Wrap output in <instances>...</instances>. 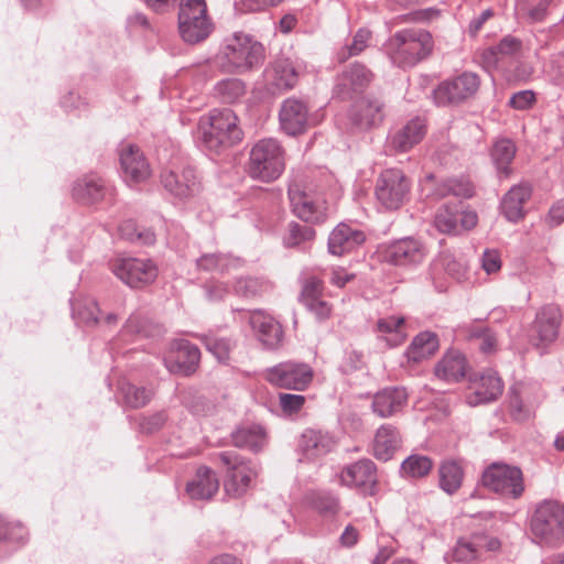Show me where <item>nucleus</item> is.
<instances>
[{"label":"nucleus","instance_id":"obj_35","mask_svg":"<svg viewBox=\"0 0 564 564\" xmlns=\"http://www.w3.org/2000/svg\"><path fill=\"white\" fill-rule=\"evenodd\" d=\"M219 488L216 474L208 467H199L195 478L186 486V492L192 499H210Z\"/></svg>","mask_w":564,"mask_h":564},{"label":"nucleus","instance_id":"obj_8","mask_svg":"<svg viewBox=\"0 0 564 564\" xmlns=\"http://www.w3.org/2000/svg\"><path fill=\"white\" fill-rule=\"evenodd\" d=\"M217 458L226 468L225 491L228 496L238 498L247 492L251 481L257 477L254 463L246 459L236 451H225L217 454Z\"/></svg>","mask_w":564,"mask_h":564},{"label":"nucleus","instance_id":"obj_33","mask_svg":"<svg viewBox=\"0 0 564 564\" xmlns=\"http://www.w3.org/2000/svg\"><path fill=\"white\" fill-rule=\"evenodd\" d=\"M334 445L329 434L316 430H305L299 441V449L308 460L326 455Z\"/></svg>","mask_w":564,"mask_h":564},{"label":"nucleus","instance_id":"obj_7","mask_svg":"<svg viewBox=\"0 0 564 564\" xmlns=\"http://www.w3.org/2000/svg\"><path fill=\"white\" fill-rule=\"evenodd\" d=\"M213 28L205 0H180L178 31L186 43L196 44L205 41Z\"/></svg>","mask_w":564,"mask_h":564},{"label":"nucleus","instance_id":"obj_21","mask_svg":"<svg viewBox=\"0 0 564 564\" xmlns=\"http://www.w3.org/2000/svg\"><path fill=\"white\" fill-rule=\"evenodd\" d=\"M200 351L198 347L188 340H175L164 356L163 361L171 373L188 376L193 373L199 362Z\"/></svg>","mask_w":564,"mask_h":564},{"label":"nucleus","instance_id":"obj_23","mask_svg":"<svg viewBox=\"0 0 564 564\" xmlns=\"http://www.w3.org/2000/svg\"><path fill=\"white\" fill-rule=\"evenodd\" d=\"M373 79L372 72L364 64L354 63L337 76L334 95L343 100L351 99L366 89Z\"/></svg>","mask_w":564,"mask_h":564},{"label":"nucleus","instance_id":"obj_44","mask_svg":"<svg viewBox=\"0 0 564 564\" xmlns=\"http://www.w3.org/2000/svg\"><path fill=\"white\" fill-rule=\"evenodd\" d=\"M484 540L481 536L458 540L452 551L453 560L458 563H467L479 558L482 554Z\"/></svg>","mask_w":564,"mask_h":564},{"label":"nucleus","instance_id":"obj_10","mask_svg":"<svg viewBox=\"0 0 564 564\" xmlns=\"http://www.w3.org/2000/svg\"><path fill=\"white\" fill-rule=\"evenodd\" d=\"M292 212L305 223L321 224L327 218L325 198L307 186L293 181L288 191Z\"/></svg>","mask_w":564,"mask_h":564},{"label":"nucleus","instance_id":"obj_48","mask_svg":"<svg viewBox=\"0 0 564 564\" xmlns=\"http://www.w3.org/2000/svg\"><path fill=\"white\" fill-rule=\"evenodd\" d=\"M403 325V316L391 315L378 319L377 330L380 334L392 336L393 345H399L404 340L406 336Z\"/></svg>","mask_w":564,"mask_h":564},{"label":"nucleus","instance_id":"obj_18","mask_svg":"<svg viewBox=\"0 0 564 564\" xmlns=\"http://www.w3.org/2000/svg\"><path fill=\"white\" fill-rule=\"evenodd\" d=\"M164 327L141 313H132L122 326L118 337L110 344V350L120 352L121 344H135L143 338L161 337Z\"/></svg>","mask_w":564,"mask_h":564},{"label":"nucleus","instance_id":"obj_2","mask_svg":"<svg viewBox=\"0 0 564 564\" xmlns=\"http://www.w3.org/2000/svg\"><path fill=\"white\" fill-rule=\"evenodd\" d=\"M431 33L421 28L397 31L384 43L391 63L400 68H410L427 58L433 51Z\"/></svg>","mask_w":564,"mask_h":564},{"label":"nucleus","instance_id":"obj_41","mask_svg":"<svg viewBox=\"0 0 564 564\" xmlns=\"http://www.w3.org/2000/svg\"><path fill=\"white\" fill-rule=\"evenodd\" d=\"M434 225L443 234H459L458 202H447L442 205L435 214Z\"/></svg>","mask_w":564,"mask_h":564},{"label":"nucleus","instance_id":"obj_63","mask_svg":"<svg viewBox=\"0 0 564 564\" xmlns=\"http://www.w3.org/2000/svg\"><path fill=\"white\" fill-rule=\"evenodd\" d=\"M282 0H237L235 7L240 12H258L279 4Z\"/></svg>","mask_w":564,"mask_h":564},{"label":"nucleus","instance_id":"obj_22","mask_svg":"<svg viewBox=\"0 0 564 564\" xmlns=\"http://www.w3.org/2000/svg\"><path fill=\"white\" fill-rule=\"evenodd\" d=\"M562 322V312L556 305H545L535 315L531 326V339L536 346L545 347L555 341Z\"/></svg>","mask_w":564,"mask_h":564},{"label":"nucleus","instance_id":"obj_57","mask_svg":"<svg viewBox=\"0 0 564 564\" xmlns=\"http://www.w3.org/2000/svg\"><path fill=\"white\" fill-rule=\"evenodd\" d=\"M551 1L552 0H518L517 9L527 13L532 20L539 21L543 18Z\"/></svg>","mask_w":564,"mask_h":564},{"label":"nucleus","instance_id":"obj_40","mask_svg":"<svg viewBox=\"0 0 564 564\" xmlns=\"http://www.w3.org/2000/svg\"><path fill=\"white\" fill-rule=\"evenodd\" d=\"M307 501L310 507L324 519L334 518L340 509L339 498L329 491L312 492Z\"/></svg>","mask_w":564,"mask_h":564},{"label":"nucleus","instance_id":"obj_26","mask_svg":"<svg viewBox=\"0 0 564 564\" xmlns=\"http://www.w3.org/2000/svg\"><path fill=\"white\" fill-rule=\"evenodd\" d=\"M249 325L257 339L268 349H275L282 341V326L262 310L249 312Z\"/></svg>","mask_w":564,"mask_h":564},{"label":"nucleus","instance_id":"obj_15","mask_svg":"<svg viewBox=\"0 0 564 564\" xmlns=\"http://www.w3.org/2000/svg\"><path fill=\"white\" fill-rule=\"evenodd\" d=\"M111 271L130 288H143L158 276L156 265L149 259L117 258L111 262Z\"/></svg>","mask_w":564,"mask_h":564},{"label":"nucleus","instance_id":"obj_53","mask_svg":"<svg viewBox=\"0 0 564 564\" xmlns=\"http://www.w3.org/2000/svg\"><path fill=\"white\" fill-rule=\"evenodd\" d=\"M440 194L469 198L474 195V186L465 178H448L440 187Z\"/></svg>","mask_w":564,"mask_h":564},{"label":"nucleus","instance_id":"obj_12","mask_svg":"<svg viewBox=\"0 0 564 564\" xmlns=\"http://www.w3.org/2000/svg\"><path fill=\"white\" fill-rule=\"evenodd\" d=\"M72 195L76 202L86 206L97 204L112 206L117 203L115 185L96 173L76 180L73 184Z\"/></svg>","mask_w":564,"mask_h":564},{"label":"nucleus","instance_id":"obj_16","mask_svg":"<svg viewBox=\"0 0 564 564\" xmlns=\"http://www.w3.org/2000/svg\"><path fill=\"white\" fill-rule=\"evenodd\" d=\"M480 79L476 73L463 74L441 83L433 91V98L437 106H447L460 102L474 96L479 89Z\"/></svg>","mask_w":564,"mask_h":564},{"label":"nucleus","instance_id":"obj_59","mask_svg":"<svg viewBox=\"0 0 564 564\" xmlns=\"http://www.w3.org/2000/svg\"><path fill=\"white\" fill-rule=\"evenodd\" d=\"M480 65L487 70L500 69L503 67V61L498 52L497 46H490L481 52L479 55Z\"/></svg>","mask_w":564,"mask_h":564},{"label":"nucleus","instance_id":"obj_37","mask_svg":"<svg viewBox=\"0 0 564 564\" xmlns=\"http://www.w3.org/2000/svg\"><path fill=\"white\" fill-rule=\"evenodd\" d=\"M464 468L460 460L446 459L438 467L440 488L448 495H454L462 487Z\"/></svg>","mask_w":564,"mask_h":564},{"label":"nucleus","instance_id":"obj_4","mask_svg":"<svg viewBox=\"0 0 564 564\" xmlns=\"http://www.w3.org/2000/svg\"><path fill=\"white\" fill-rule=\"evenodd\" d=\"M285 170V151L281 143L272 138L256 142L249 152L247 174L254 181L272 183Z\"/></svg>","mask_w":564,"mask_h":564},{"label":"nucleus","instance_id":"obj_34","mask_svg":"<svg viewBox=\"0 0 564 564\" xmlns=\"http://www.w3.org/2000/svg\"><path fill=\"white\" fill-rule=\"evenodd\" d=\"M467 370L466 357L456 349H449L435 366V376L446 382H457Z\"/></svg>","mask_w":564,"mask_h":564},{"label":"nucleus","instance_id":"obj_43","mask_svg":"<svg viewBox=\"0 0 564 564\" xmlns=\"http://www.w3.org/2000/svg\"><path fill=\"white\" fill-rule=\"evenodd\" d=\"M246 94V84L239 78H225L214 86V95L224 104H234Z\"/></svg>","mask_w":564,"mask_h":564},{"label":"nucleus","instance_id":"obj_42","mask_svg":"<svg viewBox=\"0 0 564 564\" xmlns=\"http://www.w3.org/2000/svg\"><path fill=\"white\" fill-rule=\"evenodd\" d=\"M516 145L509 139L498 140L491 149V159L500 174L508 177L510 174L509 165L516 155Z\"/></svg>","mask_w":564,"mask_h":564},{"label":"nucleus","instance_id":"obj_3","mask_svg":"<svg viewBox=\"0 0 564 564\" xmlns=\"http://www.w3.org/2000/svg\"><path fill=\"white\" fill-rule=\"evenodd\" d=\"M532 540L546 547H558L564 543V503L545 499L534 509L530 519Z\"/></svg>","mask_w":564,"mask_h":564},{"label":"nucleus","instance_id":"obj_47","mask_svg":"<svg viewBox=\"0 0 564 564\" xmlns=\"http://www.w3.org/2000/svg\"><path fill=\"white\" fill-rule=\"evenodd\" d=\"M315 238V230L308 225L291 223L288 232L283 237V243L286 248H300Z\"/></svg>","mask_w":564,"mask_h":564},{"label":"nucleus","instance_id":"obj_36","mask_svg":"<svg viewBox=\"0 0 564 564\" xmlns=\"http://www.w3.org/2000/svg\"><path fill=\"white\" fill-rule=\"evenodd\" d=\"M401 445V436L391 424L381 425L373 440V455L383 462L389 460Z\"/></svg>","mask_w":564,"mask_h":564},{"label":"nucleus","instance_id":"obj_32","mask_svg":"<svg viewBox=\"0 0 564 564\" xmlns=\"http://www.w3.org/2000/svg\"><path fill=\"white\" fill-rule=\"evenodd\" d=\"M532 187L528 183L512 186L501 200V212L512 223H517L524 216L523 206L531 197Z\"/></svg>","mask_w":564,"mask_h":564},{"label":"nucleus","instance_id":"obj_52","mask_svg":"<svg viewBox=\"0 0 564 564\" xmlns=\"http://www.w3.org/2000/svg\"><path fill=\"white\" fill-rule=\"evenodd\" d=\"M438 263L453 279L462 281L467 278L468 265L463 258H455L451 253H443L440 257Z\"/></svg>","mask_w":564,"mask_h":564},{"label":"nucleus","instance_id":"obj_49","mask_svg":"<svg viewBox=\"0 0 564 564\" xmlns=\"http://www.w3.org/2000/svg\"><path fill=\"white\" fill-rule=\"evenodd\" d=\"M270 289V283L259 278H240L234 285V292L242 297H254Z\"/></svg>","mask_w":564,"mask_h":564},{"label":"nucleus","instance_id":"obj_27","mask_svg":"<svg viewBox=\"0 0 564 564\" xmlns=\"http://www.w3.org/2000/svg\"><path fill=\"white\" fill-rule=\"evenodd\" d=\"M426 134V122L420 117L410 119L401 128L390 132L387 147L399 153H405L419 144Z\"/></svg>","mask_w":564,"mask_h":564},{"label":"nucleus","instance_id":"obj_9","mask_svg":"<svg viewBox=\"0 0 564 564\" xmlns=\"http://www.w3.org/2000/svg\"><path fill=\"white\" fill-rule=\"evenodd\" d=\"M481 484L508 499H519L525 490L522 470L503 463H494L487 467L481 475Z\"/></svg>","mask_w":564,"mask_h":564},{"label":"nucleus","instance_id":"obj_38","mask_svg":"<svg viewBox=\"0 0 564 564\" xmlns=\"http://www.w3.org/2000/svg\"><path fill=\"white\" fill-rule=\"evenodd\" d=\"M231 437L236 447H243L253 452L261 451L267 442L265 432L258 424L240 426L232 433Z\"/></svg>","mask_w":564,"mask_h":564},{"label":"nucleus","instance_id":"obj_5","mask_svg":"<svg viewBox=\"0 0 564 564\" xmlns=\"http://www.w3.org/2000/svg\"><path fill=\"white\" fill-rule=\"evenodd\" d=\"M160 182L174 204L188 203L203 192L202 176L188 162H172L161 171Z\"/></svg>","mask_w":564,"mask_h":564},{"label":"nucleus","instance_id":"obj_56","mask_svg":"<svg viewBox=\"0 0 564 564\" xmlns=\"http://www.w3.org/2000/svg\"><path fill=\"white\" fill-rule=\"evenodd\" d=\"M231 260L224 254L208 253L197 259V267L205 271H218L224 273L228 270Z\"/></svg>","mask_w":564,"mask_h":564},{"label":"nucleus","instance_id":"obj_17","mask_svg":"<svg viewBox=\"0 0 564 564\" xmlns=\"http://www.w3.org/2000/svg\"><path fill=\"white\" fill-rule=\"evenodd\" d=\"M426 254L424 243L413 237L393 240L381 250L384 262L397 267H415L424 261Z\"/></svg>","mask_w":564,"mask_h":564},{"label":"nucleus","instance_id":"obj_14","mask_svg":"<svg viewBox=\"0 0 564 564\" xmlns=\"http://www.w3.org/2000/svg\"><path fill=\"white\" fill-rule=\"evenodd\" d=\"M339 482L364 496H375L378 491L377 466L369 458L347 464L339 473Z\"/></svg>","mask_w":564,"mask_h":564},{"label":"nucleus","instance_id":"obj_6","mask_svg":"<svg viewBox=\"0 0 564 564\" xmlns=\"http://www.w3.org/2000/svg\"><path fill=\"white\" fill-rule=\"evenodd\" d=\"M221 54L230 72L243 73L263 62L264 47L252 35L235 32L225 39Z\"/></svg>","mask_w":564,"mask_h":564},{"label":"nucleus","instance_id":"obj_30","mask_svg":"<svg viewBox=\"0 0 564 564\" xmlns=\"http://www.w3.org/2000/svg\"><path fill=\"white\" fill-rule=\"evenodd\" d=\"M72 315L78 324H83L87 327L96 326L101 323L115 325L118 322V316L112 313L101 317L97 302L89 296L72 302Z\"/></svg>","mask_w":564,"mask_h":564},{"label":"nucleus","instance_id":"obj_46","mask_svg":"<svg viewBox=\"0 0 564 564\" xmlns=\"http://www.w3.org/2000/svg\"><path fill=\"white\" fill-rule=\"evenodd\" d=\"M433 462L429 456L413 454L401 464V474L406 478H423L430 474Z\"/></svg>","mask_w":564,"mask_h":564},{"label":"nucleus","instance_id":"obj_58","mask_svg":"<svg viewBox=\"0 0 564 564\" xmlns=\"http://www.w3.org/2000/svg\"><path fill=\"white\" fill-rule=\"evenodd\" d=\"M496 46L505 62L509 57H516L521 52L522 42L512 35H507Z\"/></svg>","mask_w":564,"mask_h":564},{"label":"nucleus","instance_id":"obj_29","mask_svg":"<svg viewBox=\"0 0 564 564\" xmlns=\"http://www.w3.org/2000/svg\"><path fill=\"white\" fill-rule=\"evenodd\" d=\"M502 390L503 384L497 372L486 370L474 382L473 392L467 395V402L469 405L476 406L495 401L502 393Z\"/></svg>","mask_w":564,"mask_h":564},{"label":"nucleus","instance_id":"obj_20","mask_svg":"<svg viewBox=\"0 0 564 564\" xmlns=\"http://www.w3.org/2000/svg\"><path fill=\"white\" fill-rule=\"evenodd\" d=\"M279 122L281 130L288 135H299L304 133L314 124L308 115L307 105L297 98H286L279 110Z\"/></svg>","mask_w":564,"mask_h":564},{"label":"nucleus","instance_id":"obj_61","mask_svg":"<svg viewBox=\"0 0 564 564\" xmlns=\"http://www.w3.org/2000/svg\"><path fill=\"white\" fill-rule=\"evenodd\" d=\"M438 11L432 8L425 10H417L406 14H401L391 20L392 25H399L408 22H423L433 19L437 15Z\"/></svg>","mask_w":564,"mask_h":564},{"label":"nucleus","instance_id":"obj_11","mask_svg":"<svg viewBox=\"0 0 564 564\" xmlns=\"http://www.w3.org/2000/svg\"><path fill=\"white\" fill-rule=\"evenodd\" d=\"M411 182L399 169H387L376 182V198L388 210L399 209L408 199Z\"/></svg>","mask_w":564,"mask_h":564},{"label":"nucleus","instance_id":"obj_1","mask_svg":"<svg viewBox=\"0 0 564 564\" xmlns=\"http://www.w3.org/2000/svg\"><path fill=\"white\" fill-rule=\"evenodd\" d=\"M198 141L210 154H220L243 139L237 115L228 108L213 109L198 122Z\"/></svg>","mask_w":564,"mask_h":564},{"label":"nucleus","instance_id":"obj_13","mask_svg":"<svg viewBox=\"0 0 564 564\" xmlns=\"http://www.w3.org/2000/svg\"><path fill=\"white\" fill-rule=\"evenodd\" d=\"M264 378L278 388L304 391L313 380V369L304 362L285 361L268 368Z\"/></svg>","mask_w":564,"mask_h":564},{"label":"nucleus","instance_id":"obj_25","mask_svg":"<svg viewBox=\"0 0 564 564\" xmlns=\"http://www.w3.org/2000/svg\"><path fill=\"white\" fill-rule=\"evenodd\" d=\"M304 69L303 61L281 57L274 61L271 67L265 70V76L271 86L283 91L296 86Z\"/></svg>","mask_w":564,"mask_h":564},{"label":"nucleus","instance_id":"obj_45","mask_svg":"<svg viewBox=\"0 0 564 564\" xmlns=\"http://www.w3.org/2000/svg\"><path fill=\"white\" fill-rule=\"evenodd\" d=\"M119 392L124 404L132 409L145 406L153 397V392L144 387H138L127 381L119 383Z\"/></svg>","mask_w":564,"mask_h":564},{"label":"nucleus","instance_id":"obj_39","mask_svg":"<svg viewBox=\"0 0 564 564\" xmlns=\"http://www.w3.org/2000/svg\"><path fill=\"white\" fill-rule=\"evenodd\" d=\"M440 343L436 334L432 332H422L417 334L406 350L410 360L420 361L434 355L438 349Z\"/></svg>","mask_w":564,"mask_h":564},{"label":"nucleus","instance_id":"obj_60","mask_svg":"<svg viewBox=\"0 0 564 564\" xmlns=\"http://www.w3.org/2000/svg\"><path fill=\"white\" fill-rule=\"evenodd\" d=\"M166 421V414L163 411L156 412L152 415L139 417V427L142 433L151 434L159 431Z\"/></svg>","mask_w":564,"mask_h":564},{"label":"nucleus","instance_id":"obj_62","mask_svg":"<svg viewBox=\"0 0 564 564\" xmlns=\"http://www.w3.org/2000/svg\"><path fill=\"white\" fill-rule=\"evenodd\" d=\"M279 403L284 413H297L305 403V397L301 394L280 393Z\"/></svg>","mask_w":564,"mask_h":564},{"label":"nucleus","instance_id":"obj_51","mask_svg":"<svg viewBox=\"0 0 564 564\" xmlns=\"http://www.w3.org/2000/svg\"><path fill=\"white\" fill-rule=\"evenodd\" d=\"M203 341L207 350L210 351L218 361L226 362L229 359V354L234 346L229 338L205 335Z\"/></svg>","mask_w":564,"mask_h":564},{"label":"nucleus","instance_id":"obj_31","mask_svg":"<svg viewBox=\"0 0 564 564\" xmlns=\"http://www.w3.org/2000/svg\"><path fill=\"white\" fill-rule=\"evenodd\" d=\"M365 240L364 231L341 223L329 235L328 250L334 256H341L355 250Z\"/></svg>","mask_w":564,"mask_h":564},{"label":"nucleus","instance_id":"obj_50","mask_svg":"<svg viewBox=\"0 0 564 564\" xmlns=\"http://www.w3.org/2000/svg\"><path fill=\"white\" fill-rule=\"evenodd\" d=\"M371 39V31L368 29H359L352 37L350 44L345 45L338 52V61L345 62L348 58L359 55L367 46Z\"/></svg>","mask_w":564,"mask_h":564},{"label":"nucleus","instance_id":"obj_24","mask_svg":"<svg viewBox=\"0 0 564 564\" xmlns=\"http://www.w3.org/2000/svg\"><path fill=\"white\" fill-rule=\"evenodd\" d=\"M383 119L384 102L371 95L358 99L349 111L351 124L360 131L378 127Z\"/></svg>","mask_w":564,"mask_h":564},{"label":"nucleus","instance_id":"obj_55","mask_svg":"<svg viewBox=\"0 0 564 564\" xmlns=\"http://www.w3.org/2000/svg\"><path fill=\"white\" fill-rule=\"evenodd\" d=\"M28 535V530L22 523H7L0 518V540H9L22 544L26 541Z\"/></svg>","mask_w":564,"mask_h":564},{"label":"nucleus","instance_id":"obj_54","mask_svg":"<svg viewBox=\"0 0 564 564\" xmlns=\"http://www.w3.org/2000/svg\"><path fill=\"white\" fill-rule=\"evenodd\" d=\"M323 281L315 275H310L305 278L302 282L300 301L302 302L303 305H312L313 300L323 296Z\"/></svg>","mask_w":564,"mask_h":564},{"label":"nucleus","instance_id":"obj_28","mask_svg":"<svg viewBox=\"0 0 564 564\" xmlns=\"http://www.w3.org/2000/svg\"><path fill=\"white\" fill-rule=\"evenodd\" d=\"M409 394L404 388L389 387L373 395L372 411L380 417L400 413L408 404Z\"/></svg>","mask_w":564,"mask_h":564},{"label":"nucleus","instance_id":"obj_19","mask_svg":"<svg viewBox=\"0 0 564 564\" xmlns=\"http://www.w3.org/2000/svg\"><path fill=\"white\" fill-rule=\"evenodd\" d=\"M119 161L122 178L129 186L141 184L151 175L150 164L138 145L121 144Z\"/></svg>","mask_w":564,"mask_h":564},{"label":"nucleus","instance_id":"obj_64","mask_svg":"<svg viewBox=\"0 0 564 564\" xmlns=\"http://www.w3.org/2000/svg\"><path fill=\"white\" fill-rule=\"evenodd\" d=\"M535 101V94L532 90H521L510 97L509 105L517 110H528Z\"/></svg>","mask_w":564,"mask_h":564}]
</instances>
